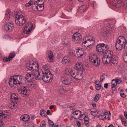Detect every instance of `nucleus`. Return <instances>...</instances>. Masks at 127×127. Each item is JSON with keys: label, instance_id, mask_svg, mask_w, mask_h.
Returning a JSON list of instances; mask_svg holds the SVG:
<instances>
[{"label": "nucleus", "instance_id": "f257e3e1", "mask_svg": "<svg viewBox=\"0 0 127 127\" xmlns=\"http://www.w3.org/2000/svg\"><path fill=\"white\" fill-rule=\"evenodd\" d=\"M112 51L107 52L106 55L103 56L102 58V63L105 64L108 63L112 65H115L118 62V59L116 56H113Z\"/></svg>", "mask_w": 127, "mask_h": 127}, {"label": "nucleus", "instance_id": "f03ea898", "mask_svg": "<svg viewBox=\"0 0 127 127\" xmlns=\"http://www.w3.org/2000/svg\"><path fill=\"white\" fill-rule=\"evenodd\" d=\"M18 77L16 79L14 78L13 77H11L9 79V84L10 86L12 87H14V85L17 86L23 85L24 84L23 81H24L22 76Z\"/></svg>", "mask_w": 127, "mask_h": 127}, {"label": "nucleus", "instance_id": "7ed1b4c3", "mask_svg": "<svg viewBox=\"0 0 127 127\" xmlns=\"http://www.w3.org/2000/svg\"><path fill=\"white\" fill-rule=\"evenodd\" d=\"M39 80L42 79L44 82L48 83L51 82L53 80L52 77L48 76V73L46 72H38Z\"/></svg>", "mask_w": 127, "mask_h": 127}, {"label": "nucleus", "instance_id": "20e7f679", "mask_svg": "<svg viewBox=\"0 0 127 127\" xmlns=\"http://www.w3.org/2000/svg\"><path fill=\"white\" fill-rule=\"evenodd\" d=\"M116 23V21L114 20H113L112 21H110L109 23L106 24V29L109 30V32H106L105 31H104L102 33V35L103 36L105 37L107 36L108 33L111 32L114 29V24Z\"/></svg>", "mask_w": 127, "mask_h": 127}, {"label": "nucleus", "instance_id": "39448f33", "mask_svg": "<svg viewBox=\"0 0 127 127\" xmlns=\"http://www.w3.org/2000/svg\"><path fill=\"white\" fill-rule=\"evenodd\" d=\"M109 47L108 46L103 43H100L97 44L96 47L97 52L101 54L106 53Z\"/></svg>", "mask_w": 127, "mask_h": 127}, {"label": "nucleus", "instance_id": "423d86ee", "mask_svg": "<svg viewBox=\"0 0 127 127\" xmlns=\"http://www.w3.org/2000/svg\"><path fill=\"white\" fill-rule=\"evenodd\" d=\"M125 38L123 36H120L117 39L115 46L116 49L119 51L122 50L124 45Z\"/></svg>", "mask_w": 127, "mask_h": 127}, {"label": "nucleus", "instance_id": "0eeeda50", "mask_svg": "<svg viewBox=\"0 0 127 127\" xmlns=\"http://www.w3.org/2000/svg\"><path fill=\"white\" fill-rule=\"evenodd\" d=\"M64 74L66 76L71 75L73 78L79 80H81L83 76V73L79 72H65Z\"/></svg>", "mask_w": 127, "mask_h": 127}, {"label": "nucleus", "instance_id": "6e6552de", "mask_svg": "<svg viewBox=\"0 0 127 127\" xmlns=\"http://www.w3.org/2000/svg\"><path fill=\"white\" fill-rule=\"evenodd\" d=\"M27 63L26 68L29 70H32L34 71H38V68L39 66L37 63H34L32 61H29Z\"/></svg>", "mask_w": 127, "mask_h": 127}, {"label": "nucleus", "instance_id": "1a4fd4ad", "mask_svg": "<svg viewBox=\"0 0 127 127\" xmlns=\"http://www.w3.org/2000/svg\"><path fill=\"white\" fill-rule=\"evenodd\" d=\"M15 23L17 25L22 26L26 22L25 17L23 16L16 15L15 20Z\"/></svg>", "mask_w": 127, "mask_h": 127}, {"label": "nucleus", "instance_id": "9d476101", "mask_svg": "<svg viewBox=\"0 0 127 127\" xmlns=\"http://www.w3.org/2000/svg\"><path fill=\"white\" fill-rule=\"evenodd\" d=\"M89 60L96 66H98L100 64L99 59L97 58L96 55L93 54H91L90 55Z\"/></svg>", "mask_w": 127, "mask_h": 127}, {"label": "nucleus", "instance_id": "9b49d317", "mask_svg": "<svg viewBox=\"0 0 127 127\" xmlns=\"http://www.w3.org/2000/svg\"><path fill=\"white\" fill-rule=\"evenodd\" d=\"M72 40L75 43L79 44L81 41L82 36L78 32L74 33L72 36Z\"/></svg>", "mask_w": 127, "mask_h": 127}, {"label": "nucleus", "instance_id": "f8f14e48", "mask_svg": "<svg viewBox=\"0 0 127 127\" xmlns=\"http://www.w3.org/2000/svg\"><path fill=\"white\" fill-rule=\"evenodd\" d=\"M39 75L38 74V72L36 73H34L32 74L30 73H27L25 76V78L28 80V79H29L30 78V79H35L37 80H39L38 77Z\"/></svg>", "mask_w": 127, "mask_h": 127}, {"label": "nucleus", "instance_id": "ddd939ff", "mask_svg": "<svg viewBox=\"0 0 127 127\" xmlns=\"http://www.w3.org/2000/svg\"><path fill=\"white\" fill-rule=\"evenodd\" d=\"M35 4H37L38 5V11H42L44 9L43 4L44 3V0H34Z\"/></svg>", "mask_w": 127, "mask_h": 127}, {"label": "nucleus", "instance_id": "4468645a", "mask_svg": "<svg viewBox=\"0 0 127 127\" xmlns=\"http://www.w3.org/2000/svg\"><path fill=\"white\" fill-rule=\"evenodd\" d=\"M4 28L5 31L10 32L13 29L14 25V23L9 22L5 23L4 24Z\"/></svg>", "mask_w": 127, "mask_h": 127}, {"label": "nucleus", "instance_id": "2eb2a0df", "mask_svg": "<svg viewBox=\"0 0 127 127\" xmlns=\"http://www.w3.org/2000/svg\"><path fill=\"white\" fill-rule=\"evenodd\" d=\"M32 27L33 24L32 23H28L24 28L23 32L27 34L29 33L32 30Z\"/></svg>", "mask_w": 127, "mask_h": 127}, {"label": "nucleus", "instance_id": "dca6fc26", "mask_svg": "<svg viewBox=\"0 0 127 127\" xmlns=\"http://www.w3.org/2000/svg\"><path fill=\"white\" fill-rule=\"evenodd\" d=\"M61 81L63 84L65 85H69L70 84L71 80L69 78L64 75L61 78Z\"/></svg>", "mask_w": 127, "mask_h": 127}, {"label": "nucleus", "instance_id": "f3484780", "mask_svg": "<svg viewBox=\"0 0 127 127\" xmlns=\"http://www.w3.org/2000/svg\"><path fill=\"white\" fill-rule=\"evenodd\" d=\"M27 87H22L21 88L19 89L18 91L19 94H21L23 96H25L28 95V93L27 90Z\"/></svg>", "mask_w": 127, "mask_h": 127}, {"label": "nucleus", "instance_id": "a211bd4d", "mask_svg": "<svg viewBox=\"0 0 127 127\" xmlns=\"http://www.w3.org/2000/svg\"><path fill=\"white\" fill-rule=\"evenodd\" d=\"M46 56L47 58V60H48L49 62H53V55L52 52L50 51L47 52Z\"/></svg>", "mask_w": 127, "mask_h": 127}, {"label": "nucleus", "instance_id": "6ab92c4d", "mask_svg": "<svg viewBox=\"0 0 127 127\" xmlns=\"http://www.w3.org/2000/svg\"><path fill=\"white\" fill-rule=\"evenodd\" d=\"M8 113L4 111H0V119L3 118L7 119H8Z\"/></svg>", "mask_w": 127, "mask_h": 127}, {"label": "nucleus", "instance_id": "aec40b11", "mask_svg": "<svg viewBox=\"0 0 127 127\" xmlns=\"http://www.w3.org/2000/svg\"><path fill=\"white\" fill-rule=\"evenodd\" d=\"M71 62V60L69 57L66 56L64 57L62 60V62L63 64L65 65L69 64Z\"/></svg>", "mask_w": 127, "mask_h": 127}, {"label": "nucleus", "instance_id": "412c9836", "mask_svg": "<svg viewBox=\"0 0 127 127\" xmlns=\"http://www.w3.org/2000/svg\"><path fill=\"white\" fill-rule=\"evenodd\" d=\"M122 1L121 0H113V5L117 8H119L121 6Z\"/></svg>", "mask_w": 127, "mask_h": 127}, {"label": "nucleus", "instance_id": "4be33fe9", "mask_svg": "<svg viewBox=\"0 0 127 127\" xmlns=\"http://www.w3.org/2000/svg\"><path fill=\"white\" fill-rule=\"evenodd\" d=\"M76 54H75V56L77 58L83 56V52L82 50L78 49L75 50Z\"/></svg>", "mask_w": 127, "mask_h": 127}, {"label": "nucleus", "instance_id": "5701e85b", "mask_svg": "<svg viewBox=\"0 0 127 127\" xmlns=\"http://www.w3.org/2000/svg\"><path fill=\"white\" fill-rule=\"evenodd\" d=\"M18 96L14 93H12L10 96L11 100L13 102L15 103L18 99Z\"/></svg>", "mask_w": 127, "mask_h": 127}, {"label": "nucleus", "instance_id": "b1692460", "mask_svg": "<svg viewBox=\"0 0 127 127\" xmlns=\"http://www.w3.org/2000/svg\"><path fill=\"white\" fill-rule=\"evenodd\" d=\"M81 112L79 110L76 111L72 113V115L74 116L73 117V118L76 119H77L79 118V115L80 114Z\"/></svg>", "mask_w": 127, "mask_h": 127}, {"label": "nucleus", "instance_id": "393cba45", "mask_svg": "<svg viewBox=\"0 0 127 127\" xmlns=\"http://www.w3.org/2000/svg\"><path fill=\"white\" fill-rule=\"evenodd\" d=\"M88 8L86 5H84L80 7L78 9V10L81 12H84L87 10Z\"/></svg>", "mask_w": 127, "mask_h": 127}, {"label": "nucleus", "instance_id": "a878e982", "mask_svg": "<svg viewBox=\"0 0 127 127\" xmlns=\"http://www.w3.org/2000/svg\"><path fill=\"white\" fill-rule=\"evenodd\" d=\"M11 11L10 10H7L6 11L5 13V18L8 20L10 15Z\"/></svg>", "mask_w": 127, "mask_h": 127}, {"label": "nucleus", "instance_id": "bb28decb", "mask_svg": "<svg viewBox=\"0 0 127 127\" xmlns=\"http://www.w3.org/2000/svg\"><path fill=\"white\" fill-rule=\"evenodd\" d=\"M33 0L34 2V3L32 5V8L34 11H38V5H37V4H35L34 0Z\"/></svg>", "mask_w": 127, "mask_h": 127}, {"label": "nucleus", "instance_id": "cd10ccee", "mask_svg": "<svg viewBox=\"0 0 127 127\" xmlns=\"http://www.w3.org/2000/svg\"><path fill=\"white\" fill-rule=\"evenodd\" d=\"M30 117L29 115L27 114L24 115L22 118V120L24 121H27L29 119Z\"/></svg>", "mask_w": 127, "mask_h": 127}, {"label": "nucleus", "instance_id": "c85d7f7f", "mask_svg": "<svg viewBox=\"0 0 127 127\" xmlns=\"http://www.w3.org/2000/svg\"><path fill=\"white\" fill-rule=\"evenodd\" d=\"M97 117L100 119L105 120L106 119V116H105L104 115L103 113L101 114L100 115L97 116Z\"/></svg>", "mask_w": 127, "mask_h": 127}, {"label": "nucleus", "instance_id": "c756f323", "mask_svg": "<svg viewBox=\"0 0 127 127\" xmlns=\"http://www.w3.org/2000/svg\"><path fill=\"white\" fill-rule=\"evenodd\" d=\"M49 65L46 64L45 65H43L42 66V68L44 69V71H50V70L49 69Z\"/></svg>", "mask_w": 127, "mask_h": 127}, {"label": "nucleus", "instance_id": "7c9ffc66", "mask_svg": "<svg viewBox=\"0 0 127 127\" xmlns=\"http://www.w3.org/2000/svg\"><path fill=\"white\" fill-rule=\"evenodd\" d=\"M15 53L14 52H13L11 53L9 55V57L10 59V60H12L14 57L15 56Z\"/></svg>", "mask_w": 127, "mask_h": 127}, {"label": "nucleus", "instance_id": "2f4dec72", "mask_svg": "<svg viewBox=\"0 0 127 127\" xmlns=\"http://www.w3.org/2000/svg\"><path fill=\"white\" fill-rule=\"evenodd\" d=\"M95 41V39L94 38H93L92 39H91V42H89V43H87V44L86 45H87L88 46H90V45H93V44L94 43V42Z\"/></svg>", "mask_w": 127, "mask_h": 127}, {"label": "nucleus", "instance_id": "473e14b6", "mask_svg": "<svg viewBox=\"0 0 127 127\" xmlns=\"http://www.w3.org/2000/svg\"><path fill=\"white\" fill-rule=\"evenodd\" d=\"M77 70L78 71H84L85 70L84 68L82 65H81L80 66H77Z\"/></svg>", "mask_w": 127, "mask_h": 127}, {"label": "nucleus", "instance_id": "72a5a7b5", "mask_svg": "<svg viewBox=\"0 0 127 127\" xmlns=\"http://www.w3.org/2000/svg\"><path fill=\"white\" fill-rule=\"evenodd\" d=\"M100 95L98 94L96 95L94 97V101H97L100 97Z\"/></svg>", "mask_w": 127, "mask_h": 127}, {"label": "nucleus", "instance_id": "f704fd0d", "mask_svg": "<svg viewBox=\"0 0 127 127\" xmlns=\"http://www.w3.org/2000/svg\"><path fill=\"white\" fill-rule=\"evenodd\" d=\"M91 112L92 113H91V114L92 115H94V116L96 115L97 116L98 115H97V114H98V111L97 110L96 111H91Z\"/></svg>", "mask_w": 127, "mask_h": 127}, {"label": "nucleus", "instance_id": "c9c22d12", "mask_svg": "<svg viewBox=\"0 0 127 127\" xmlns=\"http://www.w3.org/2000/svg\"><path fill=\"white\" fill-rule=\"evenodd\" d=\"M34 81V80L33 79H30L29 80V81L31 82L30 84L31 87H33L35 84L33 83V82Z\"/></svg>", "mask_w": 127, "mask_h": 127}, {"label": "nucleus", "instance_id": "e433bc0d", "mask_svg": "<svg viewBox=\"0 0 127 127\" xmlns=\"http://www.w3.org/2000/svg\"><path fill=\"white\" fill-rule=\"evenodd\" d=\"M10 60H10L9 57L8 58H7V57H5L3 59V62H8Z\"/></svg>", "mask_w": 127, "mask_h": 127}, {"label": "nucleus", "instance_id": "4c0bfd02", "mask_svg": "<svg viewBox=\"0 0 127 127\" xmlns=\"http://www.w3.org/2000/svg\"><path fill=\"white\" fill-rule=\"evenodd\" d=\"M123 58L125 62H127V53L126 54H125L123 55Z\"/></svg>", "mask_w": 127, "mask_h": 127}, {"label": "nucleus", "instance_id": "58836bf2", "mask_svg": "<svg viewBox=\"0 0 127 127\" xmlns=\"http://www.w3.org/2000/svg\"><path fill=\"white\" fill-rule=\"evenodd\" d=\"M32 1H29L28 3H26L25 5V6L26 7H28L30 6L31 5H32Z\"/></svg>", "mask_w": 127, "mask_h": 127}, {"label": "nucleus", "instance_id": "ea45409f", "mask_svg": "<svg viewBox=\"0 0 127 127\" xmlns=\"http://www.w3.org/2000/svg\"><path fill=\"white\" fill-rule=\"evenodd\" d=\"M95 87L96 89L98 91L101 88V86L100 85H95Z\"/></svg>", "mask_w": 127, "mask_h": 127}, {"label": "nucleus", "instance_id": "a19ab883", "mask_svg": "<svg viewBox=\"0 0 127 127\" xmlns=\"http://www.w3.org/2000/svg\"><path fill=\"white\" fill-rule=\"evenodd\" d=\"M123 92L122 90L120 91V93L121 97L123 98H125L126 97V95L124 93H122Z\"/></svg>", "mask_w": 127, "mask_h": 127}, {"label": "nucleus", "instance_id": "79ce46f5", "mask_svg": "<svg viewBox=\"0 0 127 127\" xmlns=\"http://www.w3.org/2000/svg\"><path fill=\"white\" fill-rule=\"evenodd\" d=\"M91 42V40L90 39H88L86 40H83L82 42V43L87 44V43H89V42Z\"/></svg>", "mask_w": 127, "mask_h": 127}, {"label": "nucleus", "instance_id": "37998d69", "mask_svg": "<svg viewBox=\"0 0 127 127\" xmlns=\"http://www.w3.org/2000/svg\"><path fill=\"white\" fill-rule=\"evenodd\" d=\"M89 120H84V123L87 127H89Z\"/></svg>", "mask_w": 127, "mask_h": 127}, {"label": "nucleus", "instance_id": "c03bdc74", "mask_svg": "<svg viewBox=\"0 0 127 127\" xmlns=\"http://www.w3.org/2000/svg\"><path fill=\"white\" fill-rule=\"evenodd\" d=\"M115 80L117 84H119L121 83V81L120 80L118 79L117 78H116Z\"/></svg>", "mask_w": 127, "mask_h": 127}, {"label": "nucleus", "instance_id": "a18cd8bd", "mask_svg": "<svg viewBox=\"0 0 127 127\" xmlns=\"http://www.w3.org/2000/svg\"><path fill=\"white\" fill-rule=\"evenodd\" d=\"M48 121L49 124L50 126H52L54 124L53 122L51 120H49Z\"/></svg>", "mask_w": 127, "mask_h": 127}, {"label": "nucleus", "instance_id": "49530a36", "mask_svg": "<svg viewBox=\"0 0 127 127\" xmlns=\"http://www.w3.org/2000/svg\"><path fill=\"white\" fill-rule=\"evenodd\" d=\"M111 88L112 91H115L116 90V86H111Z\"/></svg>", "mask_w": 127, "mask_h": 127}, {"label": "nucleus", "instance_id": "de8ad7c7", "mask_svg": "<svg viewBox=\"0 0 127 127\" xmlns=\"http://www.w3.org/2000/svg\"><path fill=\"white\" fill-rule=\"evenodd\" d=\"M86 49L88 50H90L92 48V45L88 46V45H86Z\"/></svg>", "mask_w": 127, "mask_h": 127}, {"label": "nucleus", "instance_id": "09e8293b", "mask_svg": "<svg viewBox=\"0 0 127 127\" xmlns=\"http://www.w3.org/2000/svg\"><path fill=\"white\" fill-rule=\"evenodd\" d=\"M124 46L125 48H127V39L126 40L125 39V41H124Z\"/></svg>", "mask_w": 127, "mask_h": 127}, {"label": "nucleus", "instance_id": "8fccbe9b", "mask_svg": "<svg viewBox=\"0 0 127 127\" xmlns=\"http://www.w3.org/2000/svg\"><path fill=\"white\" fill-rule=\"evenodd\" d=\"M72 71V70L71 68L68 67L66 68L65 69V71Z\"/></svg>", "mask_w": 127, "mask_h": 127}, {"label": "nucleus", "instance_id": "3c124183", "mask_svg": "<svg viewBox=\"0 0 127 127\" xmlns=\"http://www.w3.org/2000/svg\"><path fill=\"white\" fill-rule=\"evenodd\" d=\"M9 36L8 34H6L3 36V38L5 39H8L9 38Z\"/></svg>", "mask_w": 127, "mask_h": 127}, {"label": "nucleus", "instance_id": "603ef678", "mask_svg": "<svg viewBox=\"0 0 127 127\" xmlns=\"http://www.w3.org/2000/svg\"><path fill=\"white\" fill-rule=\"evenodd\" d=\"M44 112V111L43 110H40V114L42 116Z\"/></svg>", "mask_w": 127, "mask_h": 127}, {"label": "nucleus", "instance_id": "864d4df0", "mask_svg": "<svg viewBox=\"0 0 127 127\" xmlns=\"http://www.w3.org/2000/svg\"><path fill=\"white\" fill-rule=\"evenodd\" d=\"M77 124L78 127H80L81 126V123L79 121L77 122Z\"/></svg>", "mask_w": 127, "mask_h": 127}, {"label": "nucleus", "instance_id": "5fc2aeb1", "mask_svg": "<svg viewBox=\"0 0 127 127\" xmlns=\"http://www.w3.org/2000/svg\"><path fill=\"white\" fill-rule=\"evenodd\" d=\"M95 85H100V83L99 81L96 80L95 81Z\"/></svg>", "mask_w": 127, "mask_h": 127}, {"label": "nucleus", "instance_id": "6e6d98bb", "mask_svg": "<svg viewBox=\"0 0 127 127\" xmlns=\"http://www.w3.org/2000/svg\"><path fill=\"white\" fill-rule=\"evenodd\" d=\"M83 118H84V120H89V118L86 116L84 117Z\"/></svg>", "mask_w": 127, "mask_h": 127}, {"label": "nucleus", "instance_id": "4d7b16f0", "mask_svg": "<svg viewBox=\"0 0 127 127\" xmlns=\"http://www.w3.org/2000/svg\"><path fill=\"white\" fill-rule=\"evenodd\" d=\"M108 87V84L107 83L105 84L104 85V87L105 88H107Z\"/></svg>", "mask_w": 127, "mask_h": 127}, {"label": "nucleus", "instance_id": "13d9d810", "mask_svg": "<svg viewBox=\"0 0 127 127\" xmlns=\"http://www.w3.org/2000/svg\"><path fill=\"white\" fill-rule=\"evenodd\" d=\"M35 116L34 115H31V119L33 120L35 118Z\"/></svg>", "mask_w": 127, "mask_h": 127}, {"label": "nucleus", "instance_id": "bf43d9fd", "mask_svg": "<svg viewBox=\"0 0 127 127\" xmlns=\"http://www.w3.org/2000/svg\"><path fill=\"white\" fill-rule=\"evenodd\" d=\"M11 105H12L13 107H14L15 106H16L17 105L16 102L15 103L13 102V103H12V104H11Z\"/></svg>", "mask_w": 127, "mask_h": 127}, {"label": "nucleus", "instance_id": "052dcab7", "mask_svg": "<svg viewBox=\"0 0 127 127\" xmlns=\"http://www.w3.org/2000/svg\"><path fill=\"white\" fill-rule=\"evenodd\" d=\"M3 125V123L1 120H0V127H2Z\"/></svg>", "mask_w": 127, "mask_h": 127}, {"label": "nucleus", "instance_id": "680f3d73", "mask_svg": "<svg viewBox=\"0 0 127 127\" xmlns=\"http://www.w3.org/2000/svg\"><path fill=\"white\" fill-rule=\"evenodd\" d=\"M83 115L84 116H85V115L84 114H81V113H80V115H79V118H83V117H84L83 116Z\"/></svg>", "mask_w": 127, "mask_h": 127}, {"label": "nucleus", "instance_id": "e2e57ef3", "mask_svg": "<svg viewBox=\"0 0 127 127\" xmlns=\"http://www.w3.org/2000/svg\"><path fill=\"white\" fill-rule=\"evenodd\" d=\"M122 124H123L124 126H126L127 123L126 121H122Z\"/></svg>", "mask_w": 127, "mask_h": 127}, {"label": "nucleus", "instance_id": "0e129e2a", "mask_svg": "<svg viewBox=\"0 0 127 127\" xmlns=\"http://www.w3.org/2000/svg\"><path fill=\"white\" fill-rule=\"evenodd\" d=\"M46 114L48 115H49L50 114V110H48L46 112Z\"/></svg>", "mask_w": 127, "mask_h": 127}, {"label": "nucleus", "instance_id": "69168bd1", "mask_svg": "<svg viewBox=\"0 0 127 127\" xmlns=\"http://www.w3.org/2000/svg\"><path fill=\"white\" fill-rule=\"evenodd\" d=\"M124 115L125 117L127 119V112H125L124 113Z\"/></svg>", "mask_w": 127, "mask_h": 127}, {"label": "nucleus", "instance_id": "338daca9", "mask_svg": "<svg viewBox=\"0 0 127 127\" xmlns=\"http://www.w3.org/2000/svg\"><path fill=\"white\" fill-rule=\"evenodd\" d=\"M42 122V124H41V125H42L45 127V121H43Z\"/></svg>", "mask_w": 127, "mask_h": 127}, {"label": "nucleus", "instance_id": "774afa93", "mask_svg": "<svg viewBox=\"0 0 127 127\" xmlns=\"http://www.w3.org/2000/svg\"><path fill=\"white\" fill-rule=\"evenodd\" d=\"M52 127H59V126L58 125H54V124L52 126Z\"/></svg>", "mask_w": 127, "mask_h": 127}]
</instances>
